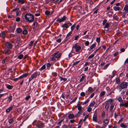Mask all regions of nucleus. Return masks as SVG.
<instances>
[{"label":"nucleus","mask_w":128,"mask_h":128,"mask_svg":"<svg viewBox=\"0 0 128 128\" xmlns=\"http://www.w3.org/2000/svg\"><path fill=\"white\" fill-rule=\"evenodd\" d=\"M24 17L25 19L28 22H32L34 21V16L31 13H27L25 15Z\"/></svg>","instance_id":"obj_1"},{"label":"nucleus","mask_w":128,"mask_h":128,"mask_svg":"<svg viewBox=\"0 0 128 128\" xmlns=\"http://www.w3.org/2000/svg\"><path fill=\"white\" fill-rule=\"evenodd\" d=\"M128 83L127 82H121L119 86L117 87V89L121 91L122 89L126 88L127 87Z\"/></svg>","instance_id":"obj_2"},{"label":"nucleus","mask_w":128,"mask_h":128,"mask_svg":"<svg viewBox=\"0 0 128 128\" xmlns=\"http://www.w3.org/2000/svg\"><path fill=\"white\" fill-rule=\"evenodd\" d=\"M38 75V73L37 72H35L29 78V82H30L34 78H36Z\"/></svg>","instance_id":"obj_3"},{"label":"nucleus","mask_w":128,"mask_h":128,"mask_svg":"<svg viewBox=\"0 0 128 128\" xmlns=\"http://www.w3.org/2000/svg\"><path fill=\"white\" fill-rule=\"evenodd\" d=\"M66 17L65 16H64L63 17L61 18H58L56 20V21L60 23L64 21L66 19Z\"/></svg>","instance_id":"obj_4"},{"label":"nucleus","mask_w":128,"mask_h":128,"mask_svg":"<svg viewBox=\"0 0 128 128\" xmlns=\"http://www.w3.org/2000/svg\"><path fill=\"white\" fill-rule=\"evenodd\" d=\"M72 48L76 49V52H78L81 48V46H78L77 44H75V45L72 47Z\"/></svg>","instance_id":"obj_5"},{"label":"nucleus","mask_w":128,"mask_h":128,"mask_svg":"<svg viewBox=\"0 0 128 128\" xmlns=\"http://www.w3.org/2000/svg\"><path fill=\"white\" fill-rule=\"evenodd\" d=\"M37 126L39 128H43L45 126V124L42 122H38Z\"/></svg>","instance_id":"obj_6"},{"label":"nucleus","mask_w":128,"mask_h":128,"mask_svg":"<svg viewBox=\"0 0 128 128\" xmlns=\"http://www.w3.org/2000/svg\"><path fill=\"white\" fill-rule=\"evenodd\" d=\"M93 120L96 122H97V114L96 113V111H95L94 114V116L93 117Z\"/></svg>","instance_id":"obj_7"},{"label":"nucleus","mask_w":128,"mask_h":128,"mask_svg":"<svg viewBox=\"0 0 128 128\" xmlns=\"http://www.w3.org/2000/svg\"><path fill=\"white\" fill-rule=\"evenodd\" d=\"M120 107L124 106L126 108H127L128 107V101H127L126 102L124 103H120Z\"/></svg>","instance_id":"obj_8"},{"label":"nucleus","mask_w":128,"mask_h":128,"mask_svg":"<svg viewBox=\"0 0 128 128\" xmlns=\"http://www.w3.org/2000/svg\"><path fill=\"white\" fill-rule=\"evenodd\" d=\"M7 32L6 31H3L0 34V36L3 38H4L6 36V35L7 34Z\"/></svg>","instance_id":"obj_9"},{"label":"nucleus","mask_w":128,"mask_h":128,"mask_svg":"<svg viewBox=\"0 0 128 128\" xmlns=\"http://www.w3.org/2000/svg\"><path fill=\"white\" fill-rule=\"evenodd\" d=\"M5 45L7 48H8L11 49L12 46V44L9 42H6L5 44Z\"/></svg>","instance_id":"obj_10"},{"label":"nucleus","mask_w":128,"mask_h":128,"mask_svg":"<svg viewBox=\"0 0 128 128\" xmlns=\"http://www.w3.org/2000/svg\"><path fill=\"white\" fill-rule=\"evenodd\" d=\"M113 8L115 11H119L122 10V7L121 6L119 7L115 6L113 7Z\"/></svg>","instance_id":"obj_11"},{"label":"nucleus","mask_w":128,"mask_h":128,"mask_svg":"<svg viewBox=\"0 0 128 128\" xmlns=\"http://www.w3.org/2000/svg\"><path fill=\"white\" fill-rule=\"evenodd\" d=\"M83 111V110L79 111L78 112L77 114L75 115V117L76 118H78L82 114Z\"/></svg>","instance_id":"obj_12"},{"label":"nucleus","mask_w":128,"mask_h":128,"mask_svg":"<svg viewBox=\"0 0 128 128\" xmlns=\"http://www.w3.org/2000/svg\"><path fill=\"white\" fill-rule=\"evenodd\" d=\"M61 27H62L64 28H63V30H66V29H65L64 28H67L69 27V26L67 24V23H65L64 24H62V25Z\"/></svg>","instance_id":"obj_13"},{"label":"nucleus","mask_w":128,"mask_h":128,"mask_svg":"<svg viewBox=\"0 0 128 128\" xmlns=\"http://www.w3.org/2000/svg\"><path fill=\"white\" fill-rule=\"evenodd\" d=\"M109 122V121L108 119H105L103 121L104 125L105 126H106L108 125Z\"/></svg>","instance_id":"obj_14"},{"label":"nucleus","mask_w":128,"mask_h":128,"mask_svg":"<svg viewBox=\"0 0 128 128\" xmlns=\"http://www.w3.org/2000/svg\"><path fill=\"white\" fill-rule=\"evenodd\" d=\"M11 51L9 50L5 49L3 53L5 54H9L10 53Z\"/></svg>","instance_id":"obj_15"},{"label":"nucleus","mask_w":128,"mask_h":128,"mask_svg":"<svg viewBox=\"0 0 128 128\" xmlns=\"http://www.w3.org/2000/svg\"><path fill=\"white\" fill-rule=\"evenodd\" d=\"M113 101V100L112 98L109 99L108 101L106 102V103L109 105L110 104H112V103Z\"/></svg>","instance_id":"obj_16"},{"label":"nucleus","mask_w":128,"mask_h":128,"mask_svg":"<svg viewBox=\"0 0 128 128\" xmlns=\"http://www.w3.org/2000/svg\"><path fill=\"white\" fill-rule=\"evenodd\" d=\"M58 52H57L55 53H54L53 55V57L51 58V60L52 61H54L55 60V58L56 57V56L58 54Z\"/></svg>","instance_id":"obj_17"},{"label":"nucleus","mask_w":128,"mask_h":128,"mask_svg":"<svg viewBox=\"0 0 128 128\" xmlns=\"http://www.w3.org/2000/svg\"><path fill=\"white\" fill-rule=\"evenodd\" d=\"M76 107L78 108V110L79 111L82 110V107L80 106V104H78L76 106Z\"/></svg>","instance_id":"obj_18"},{"label":"nucleus","mask_w":128,"mask_h":128,"mask_svg":"<svg viewBox=\"0 0 128 128\" xmlns=\"http://www.w3.org/2000/svg\"><path fill=\"white\" fill-rule=\"evenodd\" d=\"M115 104L114 103H112L111 104V105L110 106V109H109L110 111L111 112L112 111L113 108H114Z\"/></svg>","instance_id":"obj_19"},{"label":"nucleus","mask_w":128,"mask_h":128,"mask_svg":"<svg viewBox=\"0 0 128 128\" xmlns=\"http://www.w3.org/2000/svg\"><path fill=\"white\" fill-rule=\"evenodd\" d=\"M124 10L126 12H128V5H125L124 8Z\"/></svg>","instance_id":"obj_20"},{"label":"nucleus","mask_w":128,"mask_h":128,"mask_svg":"<svg viewBox=\"0 0 128 128\" xmlns=\"http://www.w3.org/2000/svg\"><path fill=\"white\" fill-rule=\"evenodd\" d=\"M16 31L17 33H20L22 32V30L20 28H18L16 29Z\"/></svg>","instance_id":"obj_21"},{"label":"nucleus","mask_w":128,"mask_h":128,"mask_svg":"<svg viewBox=\"0 0 128 128\" xmlns=\"http://www.w3.org/2000/svg\"><path fill=\"white\" fill-rule=\"evenodd\" d=\"M13 108L12 106H10L9 108H8L6 110V112H10V111Z\"/></svg>","instance_id":"obj_22"},{"label":"nucleus","mask_w":128,"mask_h":128,"mask_svg":"<svg viewBox=\"0 0 128 128\" xmlns=\"http://www.w3.org/2000/svg\"><path fill=\"white\" fill-rule=\"evenodd\" d=\"M59 78L60 79V81L63 80L64 82L66 81L67 80V78H63L60 76L59 77Z\"/></svg>","instance_id":"obj_23"},{"label":"nucleus","mask_w":128,"mask_h":128,"mask_svg":"<svg viewBox=\"0 0 128 128\" xmlns=\"http://www.w3.org/2000/svg\"><path fill=\"white\" fill-rule=\"evenodd\" d=\"M74 115L72 114H70L68 116V118H69L71 119L74 118Z\"/></svg>","instance_id":"obj_24"},{"label":"nucleus","mask_w":128,"mask_h":128,"mask_svg":"<svg viewBox=\"0 0 128 128\" xmlns=\"http://www.w3.org/2000/svg\"><path fill=\"white\" fill-rule=\"evenodd\" d=\"M105 92L104 91H102L100 94L99 96L100 97H102L105 94Z\"/></svg>","instance_id":"obj_25"},{"label":"nucleus","mask_w":128,"mask_h":128,"mask_svg":"<svg viewBox=\"0 0 128 128\" xmlns=\"http://www.w3.org/2000/svg\"><path fill=\"white\" fill-rule=\"evenodd\" d=\"M88 91L90 92L91 93L93 91V90L92 88L91 87H89L88 90Z\"/></svg>","instance_id":"obj_26"},{"label":"nucleus","mask_w":128,"mask_h":128,"mask_svg":"<svg viewBox=\"0 0 128 128\" xmlns=\"http://www.w3.org/2000/svg\"><path fill=\"white\" fill-rule=\"evenodd\" d=\"M46 68V64L44 65L41 68H40L39 70L40 71H42V70H44Z\"/></svg>","instance_id":"obj_27"},{"label":"nucleus","mask_w":128,"mask_h":128,"mask_svg":"<svg viewBox=\"0 0 128 128\" xmlns=\"http://www.w3.org/2000/svg\"><path fill=\"white\" fill-rule=\"evenodd\" d=\"M86 77V76H82V78H80V82L82 81Z\"/></svg>","instance_id":"obj_28"},{"label":"nucleus","mask_w":128,"mask_h":128,"mask_svg":"<svg viewBox=\"0 0 128 128\" xmlns=\"http://www.w3.org/2000/svg\"><path fill=\"white\" fill-rule=\"evenodd\" d=\"M113 17L114 19L116 20H118L119 19V18L117 15H113Z\"/></svg>","instance_id":"obj_29"},{"label":"nucleus","mask_w":128,"mask_h":128,"mask_svg":"<svg viewBox=\"0 0 128 128\" xmlns=\"http://www.w3.org/2000/svg\"><path fill=\"white\" fill-rule=\"evenodd\" d=\"M72 33L71 32H69L66 35V38L67 40H68V37L70 36L72 34Z\"/></svg>","instance_id":"obj_30"},{"label":"nucleus","mask_w":128,"mask_h":128,"mask_svg":"<svg viewBox=\"0 0 128 128\" xmlns=\"http://www.w3.org/2000/svg\"><path fill=\"white\" fill-rule=\"evenodd\" d=\"M24 55L22 54H20L17 57L18 58L21 59H22Z\"/></svg>","instance_id":"obj_31"},{"label":"nucleus","mask_w":128,"mask_h":128,"mask_svg":"<svg viewBox=\"0 0 128 128\" xmlns=\"http://www.w3.org/2000/svg\"><path fill=\"white\" fill-rule=\"evenodd\" d=\"M34 42L33 41H31L30 43L28 44L29 48H30L32 47V45L34 43Z\"/></svg>","instance_id":"obj_32"},{"label":"nucleus","mask_w":128,"mask_h":128,"mask_svg":"<svg viewBox=\"0 0 128 128\" xmlns=\"http://www.w3.org/2000/svg\"><path fill=\"white\" fill-rule=\"evenodd\" d=\"M110 26V24L108 23H107L104 27V28H108Z\"/></svg>","instance_id":"obj_33"},{"label":"nucleus","mask_w":128,"mask_h":128,"mask_svg":"<svg viewBox=\"0 0 128 128\" xmlns=\"http://www.w3.org/2000/svg\"><path fill=\"white\" fill-rule=\"evenodd\" d=\"M109 106V105L108 104H107L106 103V104L105 106V108L107 111L108 110Z\"/></svg>","instance_id":"obj_34"},{"label":"nucleus","mask_w":128,"mask_h":128,"mask_svg":"<svg viewBox=\"0 0 128 128\" xmlns=\"http://www.w3.org/2000/svg\"><path fill=\"white\" fill-rule=\"evenodd\" d=\"M120 126L121 127L124 128H126L127 127V125L126 124H124L123 123L121 124Z\"/></svg>","instance_id":"obj_35"},{"label":"nucleus","mask_w":128,"mask_h":128,"mask_svg":"<svg viewBox=\"0 0 128 128\" xmlns=\"http://www.w3.org/2000/svg\"><path fill=\"white\" fill-rule=\"evenodd\" d=\"M62 55V54L60 53L57 54L55 58H60L61 56Z\"/></svg>","instance_id":"obj_36"},{"label":"nucleus","mask_w":128,"mask_h":128,"mask_svg":"<svg viewBox=\"0 0 128 128\" xmlns=\"http://www.w3.org/2000/svg\"><path fill=\"white\" fill-rule=\"evenodd\" d=\"M22 33L23 35H26L28 33L27 30H24L23 31Z\"/></svg>","instance_id":"obj_37"},{"label":"nucleus","mask_w":128,"mask_h":128,"mask_svg":"<svg viewBox=\"0 0 128 128\" xmlns=\"http://www.w3.org/2000/svg\"><path fill=\"white\" fill-rule=\"evenodd\" d=\"M120 82V80L119 78H118L116 79V83L119 84Z\"/></svg>","instance_id":"obj_38"},{"label":"nucleus","mask_w":128,"mask_h":128,"mask_svg":"<svg viewBox=\"0 0 128 128\" xmlns=\"http://www.w3.org/2000/svg\"><path fill=\"white\" fill-rule=\"evenodd\" d=\"M95 102L94 101H93L92 103H91L89 105V106L90 107H92L94 106L95 104Z\"/></svg>","instance_id":"obj_39"},{"label":"nucleus","mask_w":128,"mask_h":128,"mask_svg":"<svg viewBox=\"0 0 128 128\" xmlns=\"http://www.w3.org/2000/svg\"><path fill=\"white\" fill-rule=\"evenodd\" d=\"M76 26V24H74L72 25L71 27V31L72 32L74 30V28Z\"/></svg>","instance_id":"obj_40"},{"label":"nucleus","mask_w":128,"mask_h":128,"mask_svg":"<svg viewBox=\"0 0 128 128\" xmlns=\"http://www.w3.org/2000/svg\"><path fill=\"white\" fill-rule=\"evenodd\" d=\"M45 14L47 15H50V12L48 10H46L45 12Z\"/></svg>","instance_id":"obj_41"},{"label":"nucleus","mask_w":128,"mask_h":128,"mask_svg":"<svg viewBox=\"0 0 128 128\" xmlns=\"http://www.w3.org/2000/svg\"><path fill=\"white\" fill-rule=\"evenodd\" d=\"M6 87L7 88L9 89H11L13 88L12 86L9 85L7 86Z\"/></svg>","instance_id":"obj_42"},{"label":"nucleus","mask_w":128,"mask_h":128,"mask_svg":"<svg viewBox=\"0 0 128 128\" xmlns=\"http://www.w3.org/2000/svg\"><path fill=\"white\" fill-rule=\"evenodd\" d=\"M18 2L19 3H21L22 4H24V0H18Z\"/></svg>","instance_id":"obj_43"},{"label":"nucleus","mask_w":128,"mask_h":128,"mask_svg":"<svg viewBox=\"0 0 128 128\" xmlns=\"http://www.w3.org/2000/svg\"><path fill=\"white\" fill-rule=\"evenodd\" d=\"M118 100L120 102H122L123 101L121 97H119L118 99Z\"/></svg>","instance_id":"obj_44"},{"label":"nucleus","mask_w":128,"mask_h":128,"mask_svg":"<svg viewBox=\"0 0 128 128\" xmlns=\"http://www.w3.org/2000/svg\"><path fill=\"white\" fill-rule=\"evenodd\" d=\"M94 56V54H92L91 55H90L88 57V59H90V58H93Z\"/></svg>","instance_id":"obj_45"},{"label":"nucleus","mask_w":128,"mask_h":128,"mask_svg":"<svg viewBox=\"0 0 128 128\" xmlns=\"http://www.w3.org/2000/svg\"><path fill=\"white\" fill-rule=\"evenodd\" d=\"M28 75V72H27L26 73L23 74L22 75V76L23 78L26 77Z\"/></svg>","instance_id":"obj_46"},{"label":"nucleus","mask_w":128,"mask_h":128,"mask_svg":"<svg viewBox=\"0 0 128 128\" xmlns=\"http://www.w3.org/2000/svg\"><path fill=\"white\" fill-rule=\"evenodd\" d=\"M96 44H92L90 47V49H93L96 46Z\"/></svg>","instance_id":"obj_47"},{"label":"nucleus","mask_w":128,"mask_h":128,"mask_svg":"<svg viewBox=\"0 0 128 128\" xmlns=\"http://www.w3.org/2000/svg\"><path fill=\"white\" fill-rule=\"evenodd\" d=\"M96 41L97 42L99 43L100 41V38H96Z\"/></svg>","instance_id":"obj_48"},{"label":"nucleus","mask_w":128,"mask_h":128,"mask_svg":"<svg viewBox=\"0 0 128 128\" xmlns=\"http://www.w3.org/2000/svg\"><path fill=\"white\" fill-rule=\"evenodd\" d=\"M38 23L36 22H35L33 23V25L35 27H37Z\"/></svg>","instance_id":"obj_49"},{"label":"nucleus","mask_w":128,"mask_h":128,"mask_svg":"<svg viewBox=\"0 0 128 128\" xmlns=\"http://www.w3.org/2000/svg\"><path fill=\"white\" fill-rule=\"evenodd\" d=\"M90 100L89 99H87L85 102L84 103L83 105H84L87 104Z\"/></svg>","instance_id":"obj_50"},{"label":"nucleus","mask_w":128,"mask_h":128,"mask_svg":"<svg viewBox=\"0 0 128 128\" xmlns=\"http://www.w3.org/2000/svg\"><path fill=\"white\" fill-rule=\"evenodd\" d=\"M12 96H11L8 97V100L9 102H10L12 100Z\"/></svg>","instance_id":"obj_51"},{"label":"nucleus","mask_w":128,"mask_h":128,"mask_svg":"<svg viewBox=\"0 0 128 128\" xmlns=\"http://www.w3.org/2000/svg\"><path fill=\"white\" fill-rule=\"evenodd\" d=\"M105 112L104 111H103L102 114V118H103L105 116Z\"/></svg>","instance_id":"obj_52"},{"label":"nucleus","mask_w":128,"mask_h":128,"mask_svg":"<svg viewBox=\"0 0 128 128\" xmlns=\"http://www.w3.org/2000/svg\"><path fill=\"white\" fill-rule=\"evenodd\" d=\"M80 62V61H77L76 62L72 64L73 66H74L75 65L77 64H78Z\"/></svg>","instance_id":"obj_53"},{"label":"nucleus","mask_w":128,"mask_h":128,"mask_svg":"<svg viewBox=\"0 0 128 128\" xmlns=\"http://www.w3.org/2000/svg\"><path fill=\"white\" fill-rule=\"evenodd\" d=\"M13 121V119L12 118L10 119L9 121L8 122L10 124H11L12 123Z\"/></svg>","instance_id":"obj_54"},{"label":"nucleus","mask_w":128,"mask_h":128,"mask_svg":"<svg viewBox=\"0 0 128 128\" xmlns=\"http://www.w3.org/2000/svg\"><path fill=\"white\" fill-rule=\"evenodd\" d=\"M80 95L81 96H84L85 95V93L84 92H82L81 93Z\"/></svg>","instance_id":"obj_55"},{"label":"nucleus","mask_w":128,"mask_h":128,"mask_svg":"<svg viewBox=\"0 0 128 128\" xmlns=\"http://www.w3.org/2000/svg\"><path fill=\"white\" fill-rule=\"evenodd\" d=\"M109 65V64H108L105 66L104 68V69L105 70L107 68L108 66Z\"/></svg>","instance_id":"obj_56"},{"label":"nucleus","mask_w":128,"mask_h":128,"mask_svg":"<svg viewBox=\"0 0 128 128\" xmlns=\"http://www.w3.org/2000/svg\"><path fill=\"white\" fill-rule=\"evenodd\" d=\"M127 12H124L123 13L122 17L123 18H125V15Z\"/></svg>","instance_id":"obj_57"},{"label":"nucleus","mask_w":128,"mask_h":128,"mask_svg":"<svg viewBox=\"0 0 128 128\" xmlns=\"http://www.w3.org/2000/svg\"><path fill=\"white\" fill-rule=\"evenodd\" d=\"M107 21V20H103L102 24L103 25H104L106 23Z\"/></svg>","instance_id":"obj_58"},{"label":"nucleus","mask_w":128,"mask_h":128,"mask_svg":"<svg viewBox=\"0 0 128 128\" xmlns=\"http://www.w3.org/2000/svg\"><path fill=\"white\" fill-rule=\"evenodd\" d=\"M92 110V108L90 107H89L88 108L87 110L88 112H90Z\"/></svg>","instance_id":"obj_59"},{"label":"nucleus","mask_w":128,"mask_h":128,"mask_svg":"<svg viewBox=\"0 0 128 128\" xmlns=\"http://www.w3.org/2000/svg\"><path fill=\"white\" fill-rule=\"evenodd\" d=\"M89 42L88 41H86L85 43V45L86 46H88L89 44Z\"/></svg>","instance_id":"obj_60"},{"label":"nucleus","mask_w":128,"mask_h":128,"mask_svg":"<svg viewBox=\"0 0 128 128\" xmlns=\"http://www.w3.org/2000/svg\"><path fill=\"white\" fill-rule=\"evenodd\" d=\"M30 98V96L29 95L28 96L26 97L25 98V100H28Z\"/></svg>","instance_id":"obj_61"},{"label":"nucleus","mask_w":128,"mask_h":128,"mask_svg":"<svg viewBox=\"0 0 128 128\" xmlns=\"http://www.w3.org/2000/svg\"><path fill=\"white\" fill-rule=\"evenodd\" d=\"M7 57H6L2 61V62L3 64H4L5 63V61H6V60L7 59Z\"/></svg>","instance_id":"obj_62"},{"label":"nucleus","mask_w":128,"mask_h":128,"mask_svg":"<svg viewBox=\"0 0 128 128\" xmlns=\"http://www.w3.org/2000/svg\"><path fill=\"white\" fill-rule=\"evenodd\" d=\"M20 18L19 17H18L16 19V21L17 22H19V21H20Z\"/></svg>","instance_id":"obj_63"},{"label":"nucleus","mask_w":128,"mask_h":128,"mask_svg":"<svg viewBox=\"0 0 128 128\" xmlns=\"http://www.w3.org/2000/svg\"><path fill=\"white\" fill-rule=\"evenodd\" d=\"M126 63H128V58L124 62V64L125 65Z\"/></svg>","instance_id":"obj_64"}]
</instances>
